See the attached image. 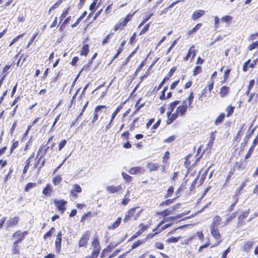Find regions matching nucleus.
Returning a JSON list of instances; mask_svg holds the SVG:
<instances>
[{
	"instance_id": "obj_47",
	"label": "nucleus",
	"mask_w": 258,
	"mask_h": 258,
	"mask_svg": "<svg viewBox=\"0 0 258 258\" xmlns=\"http://www.w3.org/2000/svg\"><path fill=\"white\" fill-rule=\"evenodd\" d=\"M238 199H239V198H237V195L236 196V198H235V200L233 204H232V205L228 209V211L229 212H231L233 210V208L235 207V206L237 204Z\"/></svg>"
},
{
	"instance_id": "obj_9",
	"label": "nucleus",
	"mask_w": 258,
	"mask_h": 258,
	"mask_svg": "<svg viewBox=\"0 0 258 258\" xmlns=\"http://www.w3.org/2000/svg\"><path fill=\"white\" fill-rule=\"evenodd\" d=\"M106 190L110 194H114L122 190V186L120 185L117 186L110 185L106 187Z\"/></svg>"
},
{
	"instance_id": "obj_6",
	"label": "nucleus",
	"mask_w": 258,
	"mask_h": 258,
	"mask_svg": "<svg viewBox=\"0 0 258 258\" xmlns=\"http://www.w3.org/2000/svg\"><path fill=\"white\" fill-rule=\"evenodd\" d=\"M19 221V218L18 217H14L7 221L6 227L7 228H11L16 226Z\"/></svg>"
},
{
	"instance_id": "obj_48",
	"label": "nucleus",
	"mask_w": 258,
	"mask_h": 258,
	"mask_svg": "<svg viewBox=\"0 0 258 258\" xmlns=\"http://www.w3.org/2000/svg\"><path fill=\"white\" fill-rule=\"evenodd\" d=\"M231 20L232 17L231 16H225L221 19V21L223 22H229L231 21Z\"/></svg>"
},
{
	"instance_id": "obj_44",
	"label": "nucleus",
	"mask_w": 258,
	"mask_h": 258,
	"mask_svg": "<svg viewBox=\"0 0 258 258\" xmlns=\"http://www.w3.org/2000/svg\"><path fill=\"white\" fill-rule=\"evenodd\" d=\"M173 190H174V189H173V186L169 187L167 190V194L165 196V198H167L168 197H170L171 196V195H172V194L173 193Z\"/></svg>"
},
{
	"instance_id": "obj_3",
	"label": "nucleus",
	"mask_w": 258,
	"mask_h": 258,
	"mask_svg": "<svg viewBox=\"0 0 258 258\" xmlns=\"http://www.w3.org/2000/svg\"><path fill=\"white\" fill-rule=\"evenodd\" d=\"M54 203L55 206L57 207V209L61 212V213H63L66 210L65 207L66 204L67 203L66 201L63 200H54Z\"/></svg>"
},
{
	"instance_id": "obj_33",
	"label": "nucleus",
	"mask_w": 258,
	"mask_h": 258,
	"mask_svg": "<svg viewBox=\"0 0 258 258\" xmlns=\"http://www.w3.org/2000/svg\"><path fill=\"white\" fill-rule=\"evenodd\" d=\"M179 239V237H171L167 239H166V242L167 243H176L178 241Z\"/></svg>"
},
{
	"instance_id": "obj_26",
	"label": "nucleus",
	"mask_w": 258,
	"mask_h": 258,
	"mask_svg": "<svg viewBox=\"0 0 258 258\" xmlns=\"http://www.w3.org/2000/svg\"><path fill=\"white\" fill-rule=\"evenodd\" d=\"M136 13V12H135L132 14H128L126 18L124 19H123L122 20V23L123 25H126L127 23L131 20L132 18L133 17L134 14Z\"/></svg>"
},
{
	"instance_id": "obj_2",
	"label": "nucleus",
	"mask_w": 258,
	"mask_h": 258,
	"mask_svg": "<svg viewBox=\"0 0 258 258\" xmlns=\"http://www.w3.org/2000/svg\"><path fill=\"white\" fill-rule=\"evenodd\" d=\"M139 208V207L133 208L131 209L127 212V214L124 216L123 222H126L128 221L130 218L134 217V220H136L140 215L142 210L139 211L135 215L136 210Z\"/></svg>"
},
{
	"instance_id": "obj_8",
	"label": "nucleus",
	"mask_w": 258,
	"mask_h": 258,
	"mask_svg": "<svg viewBox=\"0 0 258 258\" xmlns=\"http://www.w3.org/2000/svg\"><path fill=\"white\" fill-rule=\"evenodd\" d=\"M90 237V233L89 231H87L85 232L81 237L79 243V247H83L88 242V241L89 240Z\"/></svg>"
},
{
	"instance_id": "obj_14",
	"label": "nucleus",
	"mask_w": 258,
	"mask_h": 258,
	"mask_svg": "<svg viewBox=\"0 0 258 258\" xmlns=\"http://www.w3.org/2000/svg\"><path fill=\"white\" fill-rule=\"evenodd\" d=\"M139 227L140 228V229L138 232H137L134 235L132 236V237H131L132 239L135 238L137 236L141 235L144 231H145L148 228V226L144 225L143 224H141L139 225Z\"/></svg>"
},
{
	"instance_id": "obj_46",
	"label": "nucleus",
	"mask_w": 258,
	"mask_h": 258,
	"mask_svg": "<svg viewBox=\"0 0 258 258\" xmlns=\"http://www.w3.org/2000/svg\"><path fill=\"white\" fill-rule=\"evenodd\" d=\"M67 140H62L58 144V150L61 151L62 148L65 146L67 144Z\"/></svg>"
},
{
	"instance_id": "obj_61",
	"label": "nucleus",
	"mask_w": 258,
	"mask_h": 258,
	"mask_svg": "<svg viewBox=\"0 0 258 258\" xmlns=\"http://www.w3.org/2000/svg\"><path fill=\"white\" fill-rule=\"evenodd\" d=\"M37 33H35L32 37L31 38L30 40L29 41L28 44H27V48H28L30 45L32 43L33 41L37 36Z\"/></svg>"
},
{
	"instance_id": "obj_54",
	"label": "nucleus",
	"mask_w": 258,
	"mask_h": 258,
	"mask_svg": "<svg viewBox=\"0 0 258 258\" xmlns=\"http://www.w3.org/2000/svg\"><path fill=\"white\" fill-rule=\"evenodd\" d=\"M172 212L173 211L172 210H164L163 212H162L161 213V214L165 217V216H167L168 215H169L170 214H172Z\"/></svg>"
},
{
	"instance_id": "obj_45",
	"label": "nucleus",
	"mask_w": 258,
	"mask_h": 258,
	"mask_svg": "<svg viewBox=\"0 0 258 258\" xmlns=\"http://www.w3.org/2000/svg\"><path fill=\"white\" fill-rule=\"evenodd\" d=\"M254 147L255 146L252 145V146L249 148L248 153L245 156V159H247L250 157L251 153L253 151Z\"/></svg>"
},
{
	"instance_id": "obj_32",
	"label": "nucleus",
	"mask_w": 258,
	"mask_h": 258,
	"mask_svg": "<svg viewBox=\"0 0 258 258\" xmlns=\"http://www.w3.org/2000/svg\"><path fill=\"white\" fill-rule=\"evenodd\" d=\"M202 25V24L201 23H199L197 24L196 26L194 28H192L190 31H189L188 34L190 35L196 33L201 27Z\"/></svg>"
},
{
	"instance_id": "obj_49",
	"label": "nucleus",
	"mask_w": 258,
	"mask_h": 258,
	"mask_svg": "<svg viewBox=\"0 0 258 258\" xmlns=\"http://www.w3.org/2000/svg\"><path fill=\"white\" fill-rule=\"evenodd\" d=\"M150 23L146 24L144 26V27L143 28V29L141 31L140 33V35L144 34L146 32H147L148 30L149 27H150Z\"/></svg>"
},
{
	"instance_id": "obj_50",
	"label": "nucleus",
	"mask_w": 258,
	"mask_h": 258,
	"mask_svg": "<svg viewBox=\"0 0 258 258\" xmlns=\"http://www.w3.org/2000/svg\"><path fill=\"white\" fill-rule=\"evenodd\" d=\"M69 10V8L63 12V13H62V14L61 15V16L60 17V22L63 20V19L67 17V16L68 15Z\"/></svg>"
},
{
	"instance_id": "obj_55",
	"label": "nucleus",
	"mask_w": 258,
	"mask_h": 258,
	"mask_svg": "<svg viewBox=\"0 0 258 258\" xmlns=\"http://www.w3.org/2000/svg\"><path fill=\"white\" fill-rule=\"evenodd\" d=\"M257 37H258V33H254V34H251L249 36L248 39L249 40H253L256 39Z\"/></svg>"
},
{
	"instance_id": "obj_56",
	"label": "nucleus",
	"mask_w": 258,
	"mask_h": 258,
	"mask_svg": "<svg viewBox=\"0 0 258 258\" xmlns=\"http://www.w3.org/2000/svg\"><path fill=\"white\" fill-rule=\"evenodd\" d=\"M174 199L167 200L163 202L161 204L163 205H170V204H172L173 202Z\"/></svg>"
},
{
	"instance_id": "obj_37",
	"label": "nucleus",
	"mask_w": 258,
	"mask_h": 258,
	"mask_svg": "<svg viewBox=\"0 0 258 258\" xmlns=\"http://www.w3.org/2000/svg\"><path fill=\"white\" fill-rule=\"evenodd\" d=\"M121 109V107L118 106L117 107V108L115 109V110L114 111V112L111 115V122H112L114 118L115 117L117 114L120 111Z\"/></svg>"
},
{
	"instance_id": "obj_38",
	"label": "nucleus",
	"mask_w": 258,
	"mask_h": 258,
	"mask_svg": "<svg viewBox=\"0 0 258 258\" xmlns=\"http://www.w3.org/2000/svg\"><path fill=\"white\" fill-rule=\"evenodd\" d=\"M35 186L36 184L35 183L29 182L26 185L25 188V190L26 191H28L30 189L34 187Z\"/></svg>"
},
{
	"instance_id": "obj_35",
	"label": "nucleus",
	"mask_w": 258,
	"mask_h": 258,
	"mask_svg": "<svg viewBox=\"0 0 258 258\" xmlns=\"http://www.w3.org/2000/svg\"><path fill=\"white\" fill-rule=\"evenodd\" d=\"M236 216V213L234 212L232 215H231L230 216H229L227 220L225 222V225H228L229 223V222L232 220L233 219L235 218Z\"/></svg>"
},
{
	"instance_id": "obj_58",
	"label": "nucleus",
	"mask_w": 258,
	"mask_h": 258,
	"mask_svg": "<svg viewBox=\"0 0 258 258\" xmlns=\"http://www.w3.org/2000/svg\"><path fill=\"white\" fill-rule=\"evenodd\" d=\"M175 139V136H172L164 140V142L171 143Z\"/></svg>"
},
{
	"instance_id": "obj_1",
	"label": "nucleus",
	"mask_w": 258,
	"mask_h": 258,
	"mask_svg": "<svg viewBox=\"0 0 258 258\" xmlns=\"http://www.w3.org/2000/svg\"><path fill=\"white\" fill-rule=\"evenodd\" d=\"M92 245L93 249L91 255L93 256V258H97L99 254L100 250V242L97 237L93 238L92 242Z\"/></svg>"
},
{
	"instance_id": "obj_40",
	"label": "nucleus",
	"mask_w": 258,
	"mask_h": 258,
	"mask_svg": "<svg viewBox=\"0 0 258 258\" xmlns=\"http://www.w3.org/2000/svg\"><path fill=\"white\" fill-rule=\"evenodd\" d=\"M249 210L244 211L241 215H239L238 217V219L239 221H241L244 219L245 217H246L249 213Z\"/></svg>"
},
{
	"instance_id": "obj_39",
	"label": "nucleus",
	"mask_w": 258,
	"mask_h": 258,
	"mask_svg": "<svg viewBox=\"0 0 258 258\" xmlns=\"http://www.w3.org/2000/svg\"><path fill=\"white\" fill-rule=\"evenodd\" d=\"M73 191L79 193L81 192L82 191V188L79 185L76 184L74 185L73 189L71 191V193H73Z\"/></svg>"
},
{
	"instance_id": "obj_64",
	"label": "nucleus",
	"mask_w": 258,
	"mask_h": 258,
	"mask_svg": "<svg viewBox=\"0 0 258 258\" xmlns=\"http://www.w3.org/2000/svg\"><path fill=\"white\" fill-rule=\"evenodd\" d=\"M18 146V142H15L14 143L11 148V153H12L14 151V150Z\"/></svg>"
},
{
	"instance_id": "obj_25",
	"label": "nucleus",
	"mask_w": 258,
	"mask_h": 258,
	"mask_svg": "<svg viewBox=\"0 0 258 258\" xmlns=\"http://www.w3.org/2000/svg\"><path fill=\"white\" fill-rule=\"evenodd\" d=\"M178 113H177V112L176 113H174L173 114H172L171 116V117H170V115H168V119L167 121V122L168 124H170L172 123V122L178 116Z\"/></svg>"
},
{
	"instance_id": "obj_13",
	"label": "nucleus",
	"mask_w": 258,
	"mask_h": 258,
	"mask_svg": "<svg viewBox=\"0 0 258 258\" xmlns=\"http://www.w3.org/2000/svg\"><path fill=\"white\" fill-rule=\"evenodd\" d=\"M256 64V62L255 60H253L251 63H250V59H248L247 61L244 63L242 70L243 72H246L248 71L249 68H253L254 65Z\"/></svg>"
},
{
	"instance_id": "obj_21",
	"label": "nucleus",
	"mask_w": 258,
	"mask_h": 258,
	"mask_svg": "<svg viewBox=\"0 0 258 258\" xmlns=\"http://www.w3.org/2000/svg\"><path fill=\"white\" fill-rule=\"evenodd\" d=\"M147 167L149 169L150 171H153L157 170L159 167V166L157 164L148 163L147 164Z\"/></svg>"
},
{
	"instance_id": "obj_7",
	"label": "nucleus",
	"mask_w": 258,
	"mask_h": 258,
	"mask_svg": "<svg viewBox=\"0 0 258 258\" xmlns=\"http://www.w3.org/2000/svg\"><path fill=\"white\" fill-rule=\"evenodd\" d=\"M128 172L132 175L143 174L145 173V169L142 167L137 166L131 168Z\"/></svg>"
},
{
	"instance_id": "obj_53",
	"label": "nucleus",
	"mask_w": 258,
	"mask_h": 258,
	"mask_svg": "<svg viewBox=\"0 0 258 258\" xmlns=\"http://www.w3.org/2000/svg\"><path fill=\"white\" fill-rule=\"evenodd\" d=\"M155 246L159 249H164V245L161 242H156L155 244Z\"/></svg>"
},
{
	"instance_id": "obj_12",
	"label": "nucleus",
	"mask_w": 258,
	"mask_h": 258,
	"mask_svg": "<svg viewBox=\"0 0 258 258\" xmlns=\"http://www.w3.org/2000/svg\"><path fill=\"white\" fill-rule=\"evenodd\" d=\"M187 108V104L186 101H184L182 105L179 106L177 108L176 112L178 114L182 115L186 112Z\"/></svg>"
},
{
	"instance_id": "obj_10",
	"label": "nucleus",
	"mask_w": 258,
	"mask_h": 258,
	"mask_svg": "<svg viewBox=\"0 0 258 258\" xmlns=\"http://www.w3.org/2000/svg\"><path fill=\"white\" fill-rule=\"evenodd\" d=\"M27 234V232H22L20 231H18L15 232L13 235V237L14 238L18 239L16 241H19V242H21L24 238L25 236Z\"/></svg>"
},
{
	"instance_id": "obj_34",
	"label": "nucleus",
	"mask_w": 258,
	"mask_h": 258,
	"mask_svg": "<svg viewBox=\"0 0 258 258\" xmlns=\"http://www.w3.org/2000/svg\"><path fill=\"white\" fill-rule=\"evenodd\" d=\"M234 107H233L231 105L227 107L226 108V111L227 112V116L229 117L230 116L233 112L234 111Z\"/></svg>"
},
{
	"instance_id": "obj_59",
	"label": "nucleus",
	"mask_w": 258,
	"mask_h": 258,
	"mask_svg": "<svg viewBox=\"0 0 258 258\" xmlns=\"http://www.w3.org/2000/svg\"><path fill=\"white\" fill-rule=\"evenodd\" d=\"M255 84V81L254 80H251L250 81L248 85L247 89H248L249 90H251L252 87H253L254 85Z\"/></svg>"
},
{
	"instance_id": "obj_51",
	"label": "nucleus",
	"mask_w": 258,
	"mask_h": 258,
	"mask_svg": "<svg viewBox=\"0 0 258 258\" xmlns=\"http://www.w3.org/2000/svg\"><path fill=\"white\" fill-rule=\"evenodd\" d=\"M54 230V227H52L49 231L44 234L43 236L44 239H46L47 237H50L51 235L52 231Z\"/></svg>"
},
{
	"instance_id": "obj_60",
	"label": "nucleus",
	"mask_w": 258,
	"mask_h": 258,
	"mask_svg": "<svg viewBox=\"0 0 258 258\" xmlns=\"http://www.w3.org/2000/svg\"><path fill=\"white\" fill-rule=\"evenodd\" d=\"M145 62L143 60L140 63V66L138 67V68L137 69L135 73L137 74L138 72H139L142 69V68L145 66Z\"/></svg>"
},
{
	"instance_id": "obj_43",
	"label": "nucleus",
	"mask_w": 258,
	"mask_h": 258,
	"mask_svg": "<svg viewBox=\"0 0 258 258\" xmlns=\"http://www.w3.org/2000/svg\"><path fill=\"white\" fill-rule=\"evenodd\" d=\"M202 72V68L200 66L196 67L193 71V75L197 76Z\"/></svg>"
},
{
	"instance_id": "obj_19",
	"label": "nucleus",
	"mask_w": 258,
	"mask_h": 258,
	"mask_svg": "<svg viewBox=\"0 0 258 258\" xmlns=\"http://www.w3.org/2000/svg\"><path fill=\"white\" fill-rule=\"evenodd\" d=\"M52 192V187L51 184L48 183L46 186L43 188L42 194L47 196H50Z\"/></svg>"
},
{
	"instance_id": "obj_24",
	"label": "nucleus",
	"mask_w": 258,
	"mask_h": 258,
	"mask_svg": "<svg viewBox=\"0 0 258 258\" xmlns=\"http://www.w3.org/2000/svg\"><path fill=\"white\" fill-rule=\"evenodd\" d=\"M89 51V47L88 44L85 45L82 48L80 54L81 55L87 56Z\"/></svg>"
},
{
	"instance_id": "obj_36",
	"label": "nucleus",
	"mask_w": 258,
	"mask_h": 258,
	"mask_svg": "<svg viewBox=\"0 0 258 258\" xmlns=\"http://www.w3.org/2000/svg\"><path fill=\"white\" fill-rule=\"evenodd\" d=\"M23 36V34H20L18 35L17 37H16L15 38H14L11 42L10 44V46L13 45L14 43H15L16 42H17L20 38H22Z\"/></svg>"
},
{
	"instance_id": "obj_27",
	"label": "nucleus",
	"mask_w": 258,
	"mask_h": 258,
	"mask_svg": "<svg viewBox=\"0 0 258 258\" xmlns=\"http://www.w3.org/2000/svg\"><path fill=\"white\" fill-rule=\"evenodd\" d=\"M62 178L60 175H57L53 178V183L55 185H58L62 181Z\"/></svg>"
},
{
	"instance_id": "obj_42",
	"label": "nucleus",
	"mask_w": 258,
	"mask_h": 258,
	"mask_svg": "<svg viewBox=\"0 0 258 258\" xmlns=\"http://www.w3.org/2000/svg\"><path fill=\"white\" fill-rule=\"evenodd\" d=\"M258 47V41L253 42L251 44L249 45L248 47V49L250 51L253 50L256 47Z\"/></svg>"
},
{
	"instance_id": "obj_62",
	"label": "nucleus",
	"mask_w": 258,
	"mask_h": 258,
	"mask_svg": "<svg viewBox=\"0 0 258 258\" xmlns=\"http://www.w3.org/2000/svg\"><path fill=\"white\" fill-rule=\"evenodd\" d=\"M112 35V33L109 34L105 38H104L102 41V44L104 45L105 44L107 43L108 41V39L110 38L111 36Z\"/></svg>"
},
{
	"instance_id": "obj_4",
	"label": "nucleus",
	"mask_w": 258,
	"mask_h": 258,
	"mask_svg": "<svg viewBox=\"0 0 258 258\" xmlns=\"http://www.w3.org/2000/svg\"><path fill=\"white\" fill-rule=\"evenodd\" d=\"M48 148L49 147L47 146L46 145H42L39 149L38 152L37 153V157H39V158L38 159L37 162L35 165L36 167L37 166V164L40 160V159L46 155Z\"/></svg>"
},
{
	"instance_id": "obj_23",
	"label": "nucleus",
	"mask_w": 258,
	"mask_h": 258,
	"mask_svg": "<svg viewBox=\"0 0 258 258\" xmlns=\"http://www.w3.org/2000/svg\"><path fill=\"white\" fill-rule=\"evenodd\" d=\"M224 118L225 114L224 113H221L220 115L216 118L215 121V124L217 125L221 124Z\"/></svg>"
},
{
	"instance_id": "obj_52",
	"label": "nucleus",
	"mask_w": 258,
	"mask_h": 258,
	"mask_svg": "<svg viewBox=\"0 0 258 258\" xmlns=\"http://www.w3.org/2000/svg\"><path fill=\"white\" fill-rule=\"evenodd\" d=\"M19 243V241H15L13 244V250L16 253H17L19 251V248L18 246V244Z\"/></svg>"
},
{
	"instance_id": "obj_22",
	"label": "nucleus",
	"mask_w": 258,
	"mask_h": 258,
	"mask_svg": "<svg viewBox=\"0 0 258 258\" xmlns=\"http://www.w3.org/2000/svg\"><path fill=\"white\" fill-rule=\"evenodd\" d=\"M61 239H59L58 238H56L55 242V251L56 252L59 253L61 250Z\"/></svg>"
},
{
	"instance_id": "obj_15",
	"label": "nucleus",
	"mask_w": 258,
	"mask_h": 258,
	"mask_svg": "<svg viewBox=\"0 0 258 258\" xmlns=\"http://www.w3.org/2000/svg\"><path fill=\"white\" fill-rule=\"evenodd\" d=\"M205 14L204 10H199L196 11L192 15L191 18L193 20L196 21L201 18Z\"/></svg>"
},
{
	"instance_id": "obj_20",
	"label": "nucleus",
	"mask_w": 258,
	"mask_h": 258,
	"mask_svg": "<svg viewBox=\"0 0 258 258\" xmlns=\"http://www.w3.org/2000/svg\"><path fill=\"white\" fill-rule=\"evenodd\" d=\"M121 221V218L118 217L116 220L111 225L108 227V229L114 230L117 228L120 225Z\"/></svg>"
},
{
	"instance_id": "obj_16",
	"label": "nucleus",
	"mask_w": 258,
	"mask_h": 258,
	"mask_svg": "<svg viewBox=\"0 0 258 258\" xmlns=\"http://www.w3.org/2000/svg\"><path fill=\"white\" fill-rule=\"evenodd\" d=\"M196 50L195 49L194 45L191 46L189 48L186 56L184 58V60L187 61L189 57L191 56V58H193L196 55Z\"/></svg>"
},
{
	"instance_id": "obj_30",
	"label": "nucleus",
	"mask_w": 258,
	"mask_h": 258,
	"mask_svg": "<svg viewBox=\"0 0 258 258\" xmlns=\"http://www.w3.org/2000/svg\"><path fill=\"white\" fill-rule=\"evenodd\" d=\"M122 20L123 19H120L119 21L115 25L114 29V31H117L119 29H122L123 27L125 26L123 25Z\"/></svg>"
},
{
	"instance_id": "obj_11",
	"label": "nucleus",
	"mask_w": 258,
	"mask_h": 258,
	"mask_svg": "<svg viewBox=\"0 0 258 258\" xmlns=\"http://www.w3.org/2000/svg\"><path fill=\"white\" fill-rule=\"evenodd\" d=\"M107 107L105 105H98L96 107L94 112V116L93 118L92 122H95L98 118L99 111H100L102 109H106Z\"/></svg>"
},
{
	"instance_id": "obj_28",
	"label": "nucleus",
	"mask_w": 258,
	"mask_h": 258,
	"mask_svg": "<svg viewBox=\"0 0 258 258\" xmlns=\"http://www.w3.org/2000/svg\"><path fill=\"white\" fill-rule=\"evenodd\" d=\"M122 176L124 180H125L127 183H130L132 180V177L125 172L121 173Z\"/></svg>"
},
{
	"instance_id": "obj_63",
	"label": "nucleus",
	"mask_w": 258,
	"mask_h": 258,
	"mask_svg": "<svg viewBox=\"0 0 258 258\" xmlns=\"http://www.w3.org/2000/svg\"><path fill=\"white\" fill-rule=\"evenodd\" d=\"M194 95L192 93H191L189 95V96L188 97V106L190 105L191 104L192 102L193 99H194Z\"/></svg>"
},
{
	"instance_id": "obj_17",
	"label": "nucleus",
	"mask_w": 258,
	"mask_h": 258,
	"mask_svg": "<svg viewBox=\"0 0 258 258\" xmlns=\"http://www.w3.org/2000/svg\"><path fill=\"white\" fill-rule=\"evenodd\" d=\"M229 91V87L226 86L222 87L219 92L220 96L222 98L226 97L228 94Z\"/></svg>"
},
{
	"instance_id": "obj_29",
	"label": "nucleus",
	"mask_w": 258,
	"mask_h": 258,
	"mask_svg": "<svg viewBox=\"0 0 258 258\" xmlns=\"http://www.w3.org/2000/svg\"><path fill=\"white\" fill-rule=\"evenodd\" d=\"M179 103V101H175L171 103L170 105V110L167 112V115L171 114V112L173 111L176 106Z\"/></svg>"
},
{
	"instance_id": "obj_57",
	"label": "nucleus",
	"mask_w": 258,
	"mask_h": 258,
	"mask_svg": "<svg viewBox=\"0 0 258 258\" xmlns=\"http://www.w3.org/2000/svg\"><path fill=\"white\" fill-rule=\"evenodd\" d=\"M242 188H243V186H239V187H238L237 189L236 190L235 194L233 196V197H235V198H236V196L237 195V198H239V195L240 194V191L242 189Z\"/></svg>"
},
{
	"instance_id": "obj_18",
	"label": "nucleus",
	"mask_w": 258,
	"mask_h": 258,
	"mask_svg": "<svg viewBox=\"0 0 258 258\" xmlns=\"http://www.w3.org/2000/svg\"><path fill=\"white\" fill-rule=\"evenodd\" d=\"M221 220L222 219L220 216L218 215L215 216L213 219L211 227L216 228L219 224Z\"/></svg>"
},
{
	"instance_id": "obj_5",
	"label": "nucleus",
	"mask_w": 258,
	"mask_h": 258,
	"mask_svg": "<svg viewBox=\"0 0 258 258\" xmlns=\"http://www.w3.org/2000/svg\"><path fill=\"white\" fill-rule=\"evenodd\" d=\"M211 234L217 241L216 243L211 246V247H213L214 246H217L221 242V240L220 233L217 228L211 227Z\"/></svg>"
},
{
	"instance_id": "obj_31",
	"label": "nucleus",
	"mask_w": 258,
	"mask_h": 258,
	"mask_svg": "<svg viewBox=\"0 0 258 258\" xmlns=\"http://www.w3.org/2000/svg\"><path fill=\"white\" fill-rule=\"evenodd\" d=\"M185 215V214H180L177 215L176 216L169 217L166 218L165 219V221L168 222V221H170L171 220H174L177 218H181L182 215Z\"/></svg>"
},
{
	"instance_id": "obj_41",
	"label": "nucleus",
	"mask_w": 258,
	"mask_h": 258,
	"mask_svg": "<svg viewBox=\"0 0 258 258\" xmlns=\"http://www.w3.org/2000/svg\"><path fill=\"white\" fill-rule=\"evenodd\" d=\"M144 243V240H139L136 242L134 243L132 246V249H133L134 248H137L139 245H141L142 244Z\"/></svg>"
}]
</instances>
